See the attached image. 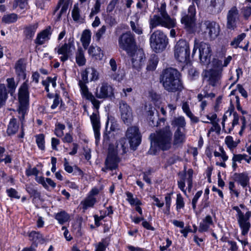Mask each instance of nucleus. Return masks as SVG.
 <instances>
[{
    "instance_id": "9b49d317",
    "label": "nucleus",
    "mask_w": 251,
    "mask_h": 251,
    "mask_svg": "<svg viewBox=\"0 0 251 251\" xmlns=\"http://www.w3.org/2000/svg\"><path fill=\"white\" fill-rule=\"evenodd\" d=\"M196 9L194 5L189 6L187 13H184L181 19V23L189 33H193L197 31L196 24Z\"/></svg>"
},
{
    "instance_id": "09e8293b",
    "label": "nucleus",
    "mask_w": 251,
    "mask_h": 251,
    "mask_svg": "<svg viewBox=\"0 0 251 251\" xmlns=\"http://www.w3.org/2000/svg\"><path fill=\"white\" fill-rule=\"evenodd\" d=\"M225 142L227 147L230 149L234 148L237 146V143L234 142L233 138L230 136H228L226 138Z\"/></svg>"
},
{
    "instance_id": "bb28decb",
    "label": "nucleus",
    "mask_w": 251,
    "mask_h": 251,
    "mask_svg": "<svg viewBox=\"0 0 251 251\" xmlns=\"http://www.w3.org/2000/svg\"><path fill=\"white\" fill-rule=\"evenodd\" d=\"M185 131L181 130L180 129H177L175 132L174 144L175 145H179L182 144L185 140Z\"/></svg>"
},
{
    "instance_id": "c756f323",
    "label": "nucleus",
    "mask_w": 251,
    "mask_h": 251,
    "mask_svg": "<svg viewBox=\"0 0 251 251\" xmlns=\"http://www.w3.org/2000/svg\"><path fill=\"white\" fill-rule=\"evenodd\" d=\"M88 52L89 55L96 58H101L103 56V51L97 46L91 45L88 49Z\"/></svg>"
},
{
    "instance_id": "39448f33",
    "label": "nucleus",
    "mask_w": 251,
    "mask_h": 251,
    "mask_svg": "<svg viewBox=\"0 0 251 251\" xmlns=\"http://www.w3.org/2000/svg\"><path fill=\"white\" fill-rule=\"evenodd\" d=\"M150 42L154 52H160L166 48L168 44V39L162 31L157 30L151 35Z\"/></svg>"
},
{
    "instance_id": "20e7f679",
    "label": "nucleus",
    "mask_w": 251,
    "mask_h": 251,
    "mask_svg": "<svg viewBox=\"0 0 251 251\" xmlns=\"http://www.w3.org/2000/svg\"><path fill=\"white\" fill-rule=\"evenodd\" d=\"M128 151V144L125 138H121L117 142L115 149L110 144L108 148V153L105 160L107 167L110 168H117L119 159L117 156L118 153L125 154Z\"/></svg>"
},
{
    "instance_id": "c9c22d12",
    "label": "nucleus",
    "mask_w": 251,
    "mask_h": 251,
    "mask_svg": "<svg viewBox=\"0 0 251 251\" xmlns=\"http://www.w3.org/2000/svg\"><path fill=\"white\" fill-rule=\"evenodd\" d=\"M17 19L18 15L16 14L11 13L4 15L1 19V22L5 24H9L16 22Z\"/></svg>"
},
{
    "instance_id": "58836bf2",
    "label": "nucleus",
    "mask_w": 251,
    "mask_h": 251,
    "mask_svg": "<svg viewBox=\"0 0 251 251\" xmlns=\"http://www.w3.org/2000/svg\"><path fill=\"white\" fill-rule=\"evenodd\" d=\"M72 18L75 22H79L83 20L80 14V9L78 4L74 5L72 11Z\"/></svg>"
},
{
    "instance_id": "7c9ffc66",
    "label": "nucleus",
    "mask_w": 251,
    "mask_h": 251,
    "mask_svg": "<svg viewBox=\"0 0 251 251\" xmlns=\"http://www.w3.org/2000/svg\"><path fill=\"white\" fill-rule=\"evenodd\" d=\"M91 40V33L90 30L86 29L85 30L82 34L81 37V41L82 46L85 50L87 49Z\"/></svg>"
},
{
    "instance_id": "1a4fd4ad",
    "label": "nucleus",
    "mask_w": 251,
    "mask_h": 251,
    "mask_svg": "<svg viewBox=\"0 0 251 251\" xmlns=\"http://www.w3.org/2000/svg\"><path fill=\"white\" fill-rule=\"evenodd\" d=\"M175 58L179 62L187 64L189 62L190 50L188 43L184 40H179L174 50Z\"/></svg>"
},
{
    "instance_id": "338daca9",
    "label": "nucleus",
    "mask_w": 251,
    "mask_h": 251,
    "mask_svg": "<svg viewBox=\"0 0 251 251\" xmlns=\"http://www.w3.org/2000/svg\"><path fill=\"white\" fill-rule=\"evenodd\" d=\"M172 194V193L167 194L165 197L166 206L167 210L168 212V213H169L170 207V205H171V196Z\"/></svg>"
},
{
    "instance_id": "6e6552de",
    "label": "nucleus",
    "mask_w": 251,
    "mask_h": 251,
    "mask_svg": "<svg viewBox=\"0 0 251 251\" xmlns=\"http://www.w3.org/2000/svg\"><path fill=\"white\" fill-rule=\"evenodd\" d=\"M19 100L20 106L18 109L19 118L23 121L25 118V115L29 103L28 87L26 82H24L19 90Z\"/></svg>"
},
{
    "instance_id": "5701e85b",
    "label": "nucleus",
    "mask_w": 251,
    "mask_h": 251,
    "mask_svg": "<svg viewBox=\"0 0 251 251\" xmlns=\"http://www.w3.org/2000/svg\"><path fill=\"white\" fill-rule=\"evenodd\" d=\"M50 34V27L45 29L38 34L35 41V43L39 45H43L46 41L49 40Z\"/></svg>"
},
{
    "instance_id": "7ed1b4c3",
    "label": "nucleus",
    "mask_w": 251,
    "mask_h": 251,
    "mask_svg": "<svg viewBox=\"0 0 251 251\" xmlns=\"http://www.w3.org/2000/svg\"><path fill=\"white\" fill-rule=\"evenodd\" d=\"M151 148L158 147L163 151L169 150L172 145V133L169 126H166L150 135Z\"/></svg>"
},
{
    "instance_id": "aec40b11",
    "label": "nucleus",
    "mask_w": 251,
    "mask_h": 251,
    "mask_svg": "<svg viewBox=\"0 0 251 251\" xmlns=\"http://www.w3.org/2000/svg\"><path fill=\"white\" fill-rule=\"evenodd\" d=\"M221 75V71L211 69L205 72V76L208 77V81L210 85L215 86L220 83Z\"/></svg>"
},
{
    "instance_id": "473e14b6",
    "label": "nucleus",
    "mask_w": 251,
    "mask_h": 251,
    "mask_svg": "<svg viewBox=\"0 0 251 251\" xmlns=\"http://www.w3.org/2000/svg\"><path fill=\"white\" fill-rule=\"evenodd\" d=\"M8 93L4 84H0V108L5 105Z\"/></svg>"
},
{
    "instance_id": "5fc2aeb1",
    "label": "nucleus",
    "mask_w": 251,
    "mask_h": 251,
    "mask_svg": "<svg viewBox=\"0 0 251 251\" xmlns=\"http://www.w3.org/2000/svg\"><path fill=\"white\" fill-rule=\"evenodd\" d=\"M120 0H111L106 7L107 13L112 12L115 9L116 5L119 2Z\"/></svg>"
},
{
    "instance_id": "f3484780",
    "label": "nucleus",
    "mask_w": 251,
    "mask_h": 251,
    "mask_svg": "<svg viewBox=\"0 0 251 251\" xmlns=\"http://www.w3.org/2000/svg\"><path fill=\"white\" fill-rule=\"evenodd\" d=\"M131 57L132 67L134 69L139 71L144 64L145 56L142 50H136L133 51L131 54H128Z\"/></svg>"
},
{
    "instance_id": "37998d69",
    "label": "nucleus",
    "mask_w": 251,
    "mask_h": 251,
    "mask_svg": "<svg viewBox=\"0 0 251 251\" xmlns=\"http://www.w3.org/2000/svg\"><path fill=\"white\" fill-rule=\"evenodd\" d=\"M65 128L64 125L60 123L56 124V127L54 130L55 134L58 137H61L64 135L63 130Z\"/></svg>"
},
{
    "instance_id": "412c9836",
    "label": "nucleus",
    "mask_w": 251,
    "mask_h": 251,
    "mask_svg": "<svg viewBox=\"0 0 251 251\" xmlns=\"http://www.w3.org/2000/svg\"><path fill=\"white\" fill-rule=\"evenodd\" d=\"M225 5V0H211L208 8L212 14L221 12Z\"/></svg>"
},
{
    "instance_id": "4c0bfd02",
    "label": "nucleus",
    "mask_w": 251,
    "mask_h": 251,
    "mask_svg": "<svg viewBox=\"0 0 251 251\" xmlns=\"http://www.w3.org/2000/svg\"><path fill=\"white\" fill-rule=\"evenodd\" d=\"M96 202V199L94 197L88 195L85 199L81 202L83 209H86L89 207H92Z\"/></svg>"
},
{
    "instance_id": "603ef678",
    "label": "nucleus",
    "mask_w": 251,
    "mask_h": 251,
    "mask_svg": "<svg viewBox=\"0 0 251 251\" xmlns=\"http://www.w3.org/2000/svg\"><path fill=\"white\" fill-rule=\"evenodd\" d=\"M130 25L132 30L138 34H141L143 33L142 29L139 25L133 21H130Z\"/></svg>"
},
{
    "instance_id": "2eb2a0df",
    "label": "nucleus",
    "mask_w": 251,
    "mask_h": 251,
    "mask_svg": "<svg viewBox=\"0 0 251 251\" xmlns=\"http://www.w3.org/2000/svg\"><path fill=\"white\" fill-rule=\"evenodd\" d=\"M75 50V46L73 40L71 38L68 40V43H65L62 46L55 49L62 62H65L69 59L73 55V50Z\"/></svg>"
},
{
    "instance_id": "423d86ee",
    "label": "nucleus",
    "mask_w": 251,
    "mask_h": 251,
    "mask_svg": "<svg viewBox=\"0 0 251 251\" xmlns=\"http://www.w3.org/2000/svg\"><path fill=\"white\" fill-rule=\"evenodd\" d=\"M198 49L199 50V58L201 63L205 65L208 64L212 55V49L210 45L208 43L200 42L198 39L196 38L194 40L192 56L195 54Z\"/></svg>"
},
{
    "instance_id": "2f4dec72",
    "label": "nucleus",
    "mask_w": 251,
    "mask_h": 251,
    "mask_svg": "<svg viewBox=\"0 0 251 251\" xmlns=\"http://www.w3.org/2000/svg\"><path fill=\"white\" fill-rule=\"evenodd\" d=\"M19 129V125L17 123L15 118H12L10 120L7 129V133L9 135L15 134Z\"/></svg>"
},
{
    "instance_id": "4be33fe9",
    "label": "nucleus",
    "mask_w": 251,
    "mask_h": 251,
    "mask_svg": "<svg viewBox=\"0 0 251 251\" xmlns=\"http://www.w3.org/2000/svg\"><path fill=\"white\" fill-rule=\"evenodd\" d=\"M16 74L22 78L25 79V69L26 64L24 59H20L18 60L15 66Z\"/></svg>"
},
{
    "instance_id": "c85d7f7f",
    "label": "nucleus",
    "mask_w": 251,
    "mask_h": 251,
    "mask_svg": "<svg viewBox=\"0 0 251 251\" xmlns=\"http://www.w3.org/2000/svg\"><path fill=\"white\" fill-rule=\"evenodd\" d=\"M30 240L33 242V244L37 246L38 243H43L44 238L39 232L33 231L29 234Z\"/></svg>"
},
{
    "instance_id": "ea45409f",
    "label": "nucleus",
    "mask_w": 251,
    "mask_h": 251,
    "mask_svg": "<svg viewBox=\"0 0 251 251\" xmlns=\"http://www.w3.org/2000/svg\"><path fill=\"white\" fill-rule=\"evenodd\" d=\"M56 77H54L53 78H51V77H48L47 79L45 80L42 81V84L45 87V89L47 92H49V86L50 83H51L52 86L53 88L56 87Z\"/></svg>"
},
{
    "instance_id": "4d7b16f0",
    "label": "nucleus",
    "mask_w": 251,
    "mask_h": 251,
    "mask_svg": "<svg viewBox=\"0 0 251 251\" xmlns=\"http://www.w3.org/2000/svg\"><path fill=\"white\" fill-rule=\"evenodd\" d=\"M126 195L127 197V201L131 204L137 205L139 204V201L137 199H134L133 195L131 193L127 192L126 193Z\"/></svg>"
},
{
    "instance_id": "bf43d9fd",
    "label": "nucleus",
    "mask_w": 251,
    "mask_h": 251,
    "mask_svg": "<svg viewBox=\"0 0 251 251\" xmlns=\"http://www.w3.org/2000/svg\"><path fill=\"white\" fill-rule=\"evenodd\" d=\"M6 192L7 193V194L9 197L11 198H14L16 199H20V196H19L18 194L17 191L13 189V188H10L9 189H7L6 190Z\"/></svg>"
},
{
    "instance_id": "79ce46f5",
    "label": "nucleus",
    "mask_w": 251,
    "mask_h": 251,
    "mask_svg": "<svg viewBox=\"0 0 251 251\" xmlns=\"http://www.w3.org/2000/svg\"><path fill=\"white\" fill-rule=\"evenodd\" d=\"M246 35V34L244 33L238 35L237 37L234 38L231 42L230 45L234 48L238 47L242 48L241 46H239V44L245 38Z\"/></svg>"
},
{
    "instance_id": "e2e57ef3",
    "label": "nucleus",
    "mask_w": 251,
    "mask_h": 251,
    "mask_svg": "<svg viewBox=\"0 0 251 251\" xmlns=\"http://www.w3.org/2000/svg\"><path fill=\"white\" fill-rule=\"evenodd\" d=\"M202 193V191H198L196 194V195L194 197L193 199H192V203L193 208L194 209H196V203H197V202L198 201V200L201 196Z\"/></svg>"
},
{
    "instance_id": "e433bc0d",
    "label": "nucleus",
    "mask_w": 251,
    "mask_h": 251,
    "mask_svg": "<svg viewBox=\"0 0 251 251\" xmlns=\"http://www.w3.org/2000/svg\"><path fill=\"white\" fill-rule=\"evenodd\" d=\"M55 219L59 224L62 225L69 221L70 216L65 211H62L56 214Z\"/></svg>"
},
{
    "instance_id": "c03bdc74",
    "label": "nucleus",
    "mask_w": 251,
    "mask_h": 251,
    "mask_svg": "<svg viewBox=\"0 0 251 251\" xmlns=\"http://www.w3.org/2000/svg\"><path fill=\"white\" fill-rule=\"evenodd\" d=\"M155 108L152 106H150L148 108V110L147 111V115L149 117V120L150 124L151 126H155V122L154 121V118H153Z\"/></svg>"
},
{
    "instance_id": "a878e982",
    "label": "nucleus",
    "mask_w": 251,
    "mask_h": 251,
    "mask_svg": "<svg viewBox=\"0 0 251 251\" xmlns=\"http://www.w3.org/2000/svg\"><path fill=\"white\" fill-rule=\"evenodd\" d=\"M75 61L76 64L79 66H82L85 65L86 59L84 55V51L81 48H78L75 54Z\"/></svg>"
},
{
    "instance_id": "864d4df0",
    "label": "nucleus",
    "mask_w": 251,
    "mask_h": 251,
    "mask_svg": "<svg viewBox=\"0 0 251 251\" xmlns=\"http://www.w3.org/2000/svg\"><path fill=\"white\" fill-rule=\"evenodd\" d=\"M193 171L192 169H189L187 171V175L188 177L187 179L188 183V189L189 191H190L192 188V177H193Z\"/></svg>"
},
{
    "instance_id": "6ab92c4d",
    "label": "nucleus",
    "mask_w": 251,
    "mask_h": 251,
    "mask_svg": "<svg viewBox=\"0 0 251 251\" xmlns=\"http://www.w3.org/2000/svg\"><path fill=\"white\" fill-rule=\"evenodd\" d=\"M112 87L107 83H103L100 88H97L96 97L98 99H106L113 96Z\"/></svg>"
},
{
    "instance_id": "f03ea898",
    "label": "nucleus",
    "mask_w": 251,
    "mask_h": 251,
    "mask_svg": "<svg viewBox=\"0 0 251 251\" xmlns=\"http://www.w3.org/2000/svg\"><path fill=\"white\" fill-rule=\"evenodd\" d=\"M166 8V3H162L158 8V13L150 17L149 24L150 28L151 30L159 26L168 29H172L176 26V20L170 17L168 14Z\"/></svg>"
},
{
    "instance_id": "f704fd0d",
    "label": "nucleus",
    "mask_w": 251,
    "mask_h": 251,
    "mask_svg": "<svg viewBox=\"0 0 251 251\" xmlns=\"http://www.w3.org/2000/svg\"><path fill=\"white\" fill-rule=\"evenodd\" d=\"M234 176L236 180L239 182L243 187H245L249 184V178L246 175L244 174H235Z\"/></svg>"
},
{
    "instance_id": "052dcab7",
    "label": "nucleus",
    "mask_w": 251,
    "mask_h": 251,
    "mask_svg": "<svg viewBox=\"0 0 251 251\" xmlns=\"http://www.w3.org/2000/svg\"><path fill=\"white\" fill-rule=\"evenodd\" d=\"M87 69L89 70V74L91 75V80L93 81L97 80L98 79V73L97 71L93 68Z\"/></svg>"
},
{
    "instance_id": "0eeeda50",
    "label": "nucleus",
    "mask_w": 251,
    "mask_h": 251,
    "mask_svg": "<svg viewBox=\"0 0 251 251\" xmlns=\"http://www.w3.org/2000/svg\"><path fill=\"white\" fill-rule=\"evenodd\" d=\"M89 71L87 68L81 73L82 79L79 81L78 85L80 88L81 93L82 96L86 100L91 101L94 107L98 109L100 107V101L89 91L88 88L86 85L89 82L88 78V75L89 74Z\"/></svg>"
},
{
    "instance_id": "8fccbe9b",
    "label": "nucleus",
    "mask_w": 251,
    "mask_h": 251,
    "mask_svg": "<svg viewBox=\"0 0 251 251\" xmlns=\"http://www.w3.org/2000/svg\"><path fill=\"white\" fill-rule=\"evenodd\" d=\"M26 191L31 195V196L33 197L34 199H39L40 198V193L38 192L37 190L32 187H27Z\"/></svg>"
},
{
    "instance_id": "774afa93",
    "label": "nucleus",
    "mask_w": 251,
    "mask_h": 251,
    "mask_svg": "<svg viewBox=\"0 0 251 251\" xmlns=\"http://www.w3.org/2000/svg\"><path fill=\"white\" fill-rule=\"evenodd\" d=\"M237 89L239 92V93L242 95L243 97L245 98L248 97V94L247 91L244 89L243 86L240 84L237 85Z\"/></svg>"
},
{
    "instance_id": "3c124183",
    "label": "nucleus",
    "mask_w": 251,
    "mask_h": 251,
    "mask_svg": "<svg viewBox=\"0 0 251 251\" xmlns=\"http://www.w3.org/2000/svg\"><path fill=\"white\" fill-rule=\"evenodd\" d=\"M108 245L106 240L103 239L101 242L96 245V251H104Z\"/></svg>"
},
{
    "instance_id": "49530a36",
    "label": "nucleus",
    "mask_w": 251,
    "mask_h": 251,
    "mask_svg": "<svg viewBox=\"0 0 251 251\" xmlns=\"http://www.w3.org/2000/svg\"><path fill=\"white\" fill-rule=\"evenodd\" d=\"M95 3L93 7L91 9V12L90 14V17H93L95 15L98 14L100 11V8L101 4L103 2L98 0H95Z\"/></svg>"
},
{
    "instance_id": "393cba45",
    "label": "nucleus",
    "mask_w": 251,
    "mask_h": 251,
    "mask_svg": "<svg viewBox=\"0 0 251 251\" xmlns=\"http://www.w3.org/2000/svg\"><path fill=\"white\" fill-rule=\"evenodd\" d=\"M213 224L211 216L210 215L206 216L200 223L199 231L201 232L207 231L210 226L213 225Z\"/></svg>"
},
{
    "instance_id": "69168bd1",
    "label": "nucleus",
    "mask_w": 251,
    "mask_h": 251,
    "mask_svg": "<svg viewBox=\"0 0 251 251\" xmlns=\"http://www.w3.org/2000/svg\"><path fill=\"white\" fill-rule=\"evenodd\" d=\"M6 81L7 82V87L9 89L11 90L15 89L16 85L14 78H7Z\"/></svg>"
},
{
    "instance_id": "ddd939ff",
    "label": "nucleus",
    "mask_w": 251,
    "mask_h": 251,
    "mask_svg": "<svg viewBox=\"0 0 251 251\" xmlns=\"http://www.w3.org/2000/svg\"><path fill=\"white\" fill-rule=\"evenodd\" d=\"M232 209L237 212V220L242 230V234L246 235L251 227L250 218L251 217V211H248L244 214L237 206H233Z\"/></svg>"
},
{
    "instance_id": "f8f14e48",
    "label": "nucleus",
    "mask_w": 251,
    "mask_h": 251,
    "mask_svg": "<svg viewBox=\"0 0 251 251\" xmlns=\"http://www.w3.org/2000/svg\"><path fill=\"white\" fill-rule=\"evenodd\" d=\"M126 140H128L130 148L135 150L141 142V134L139 127L136 126L128 127L125 133Z\"/></svg>"
},
{
    "instance_id": "9d476101",
    "label": "nucleus",
    "mask_w": 251,
    "mask_h": 251,
    "mask_svg": "<svg viewBox=\"0 0 251 251\" xmlns=\"http://www.w3.org/2000/svg\"><path fill=\"white\" fill-rule=\"evenodd\" d=\"M118 43L119 47L125 50L127 54H131L136 50L135 37L130 31L123 33L119 38Z\"/></svg>"
},
{
    "instance_id": "a18cd8bd",
    "label": "nucleus",
    "mask_w": 251,
    "mask_h": 251,
    "mask_svg": "<svg viewBox=\"0 0 251 251\" xmlns=\"http://www.w3.org/2000/svg\"><path fill=\"white\" fill-rule=\"evenodd\" d=\"M91 122L92 123L93 128L100 127V122L99 116L96 113H93L90 116Z\"/></svg>"
},
{
    "instance_id": "a211bd4d",
    "label": "nucleus",
    "mask_w": 251,
    "mask_h": 251,
    "mask_svg": "<svg viewBox=\"0 0 251 251\" xmlns=\"http://www.w3.org/2000/svg\"><path fill=\"white\" fill-rule=\"evenodd\" d=\"M120 109L121 118L124 123L127 125L131 124L133 121V115L131 108L124 101L120 102Z\"/></svg>"
},
{
    "instance_id": "b1692460",
    "label": "nucleus",
    "mask_w": 251,
    "mask_h": 251,
    "mask_svg": "<svg viewBox=\"0 0 251 251\" xmlns=\"http://www.w3.org/2000/svg\"><path fill=\"white\" fill-rule=\"evenodd\" d=\"M186 121L183 116L175 117L172 122V125L177 127V129H180L185 131Z\"/></svg>"
},
{
    "instance_id": "0e129e2a",
    "label": "nucleus",
    "mask_w": 251,
    "mask_h": 251,
    "mask_svg": "<svg viewBox=\"0 0 251 251\" xmlns=\"http://www.w3.org/2000/svg\"><path fill=\"white\" fill-rule=\"evenodd\" d=\"M242 12L243 13V16L246 19H248V18L251 15V7L247 6L242 8Z\"/></svg>"
},
{
    "instance_id": "f257e3e1",
    "label": "nucleus",
    "mask_w": 251,
    "mask_h": 251,
    "mask_svg": "<svg viewBox=\"0 0 251 251\" xmlns=\"http://www.w3.org/2000/svg\"><path fill=\"white\" fill-rule=\"evenodd\" d=\"M179 72L173 68L164 70L160 75V82L169 92H180L184 88Z\"/></svg>"
},
{
    "instance_id": "13d9d810",
    "label": "nucleus",
    "mask_w": 251,
    "mask_h": 251,
    "mask_svg": "<svg viewBox=\"0 0 251 251\" xmlns=\"http://www.w3.org/2000/svg\"><path fill=\"white\" fill-rule=\"evenodd\" d=\"M106 29V26L103 25L98 30L96 34V37L97 41H100L102 35L105 33Z\"/></svg>"
},
{
    "instance_id": "72a5a7b5",
    "label": "nucleus",
    "mask_w": 251,
    "mask_h": 251,
    "mask_svg": "<svg viewBox=\"0 0 251 251\" xmlns=\"http://www.w3.org/2000/svg\"><path fill=\"white\" fill-rule=\"evenodd\" d=\"M158 58L156 55H151L148 63L147 70L149 71H154L158 63Z\"/></svg>"
},
{
    "instance_id": "a19ab883",
    "label": "nucleus",
    "mask_w": 251,
    "mask_h": 251,
    "mask_svg": "<svg viewBox=\"0 0 251 251\" xmlns=\"http://www.w3.org/2000/svg\"><path fill=\"white\" fill-rule=\"evenodd\" d=\"M242 160H245L248 163L251 161V156H248L246 154H234L232 157V161L241 162Z\"/></svg>"
},
{
    "instance_id": "680f3d73",
    "label": "nucleus",
    "mask_w": 251,
    "mask_h": 251,
    "mask_svg": "<svg viewBox=\"0 0 251 251\" xmlns=\"http://www.w3.org/2000/svg\"><path fill=\"white\" fill-rule=\"evenodd\" d=\"M213 66L215 68L218 69L219 71H222V68L223 65L222 61L218 59H214L213 61Z\"/></svg>"
},
{
    "instance_id": "4468645a",
    "label": "nucleus",
    "mask_w": 251,
    "mask_h": 251,
    "mask_svg": "<svg viewBox=\"0 0 251 251\" xmlns=\"http://www.w3.org/2000/svg\"><path fill=\"white\" fill-rule=\"evenodd\" d=\"M201 30L211 39H215L219 34V25L215 22L205 21L201 24Z\"/></svg>"
},
{
    "instance_id": "cd10ccee",
    "label": "nucleus",
    "mask_w": 251,
    "mask_h": 251,
    "mask_svg": "<svg viewBox=\"0 0 251 251\" xmlns=\"http://www.w3.org/2000/svg\"><path fill=\"white\" fill-rule=\"evenodd\" d=\"M38 26V23L28 25L25 27L24 34L27 39H31Z\"/></svg>"
},
{
    "instance_id": "de8ad7c7",
    "label": "nucleus",
    "mask_w": 251,
    "mask_h": 251,
    "mask_svg": "<svg viewBox=\"0 0 251 251\" xmlns=\"http://www.w3.org/2000/svg\"><path fill=\"white\" fill-rule=\"evenodd\" d=\"M36 143L41 150H44L45 149L44 135L43 134H39L36 136Z\"/></svg>"
},
{
    "instance_id": "dca6fc26",
    "label": "nucleus",
    "mask_w": 251,
    "mask_h": 251,
    "mask_svg": "<svg viewBox=\"0 0 251 251\" xmlns=\"http://www.w3.org/2000/svg\"><path fill=\"white\" fill-rule=\"evenodd\" d=\"M239 11L236 6L232 7L227 12L226 15V27L230 30H234L237 26L239 21Z\"/></svg>"
},
{
    "instance_id": "6e6d98bb",
    "label": "nucleus",
    "mask_w": 251,
    "mask_h": 251,
    "mask_svg": "<svg viewBox=\"0 0 251 251\" xmlns=\"http://www.w3.org/2000/svg\"><path fill=\"white\" fill-rule=\"evenodd\" d=\"M176 204L177 210L183 208L184 206L183 199L180 194L177 195Z\"/></svg>"
}]
</instances>
